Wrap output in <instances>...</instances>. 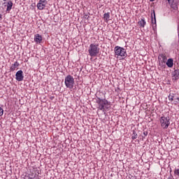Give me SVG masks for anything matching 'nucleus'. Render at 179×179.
Masks as SVG:
<instances>
[{"label": "nucleus", "instance_id": "obj_22", "mask_svg": "<svg viewBox=\"0 0 179 179\" xmlns=\"http://www.w3.org/2000/svg\"><path fill=\"white\" fill-rule=\"evenodd\" d=\"M144 135L146 136V135H148V132H144Z\"/></svg>", "mask_w": 179, "mask_h": 179}, {"label": "nucleus", "instance_id": "obj_1", "mask_svg": "<svg viewBox=\"0 0 179 179\" xmlns=\"http://www.w3.org/2000/svg\"><path fill=\"white\" fill-rule=\"evenodd\" d=\"M88 52L90 57H97L100 52V48H99V44H90L88 49Z\"/></svg>", "mask_w": 179, "mask_h": 179}, {"label": "nucleus", "instance_id": "obj_24", "mask_svg": "<svg viewBox=\"0 0 179 179\" xmlns=\"http://www.w3.org/2000/svg\"><path fill=\"white\" fill-rule=\"evenodd\" d=\"M3 1H4V2L6 1V0H3Z\"/></svg>", "mask_w": 179, "mask_h": 179}, {"label": "nucleus", "instance_id": "obj_23", "mask_svg": "<svg viewBox=\"0 0 179 179\" xmlns=\"http://www.w3.org/2000/svg\"><path fill=\"white\" fill-rule=\"evenodd\" d=\"M153 1H155V0H150V2H153Z\"/></svg>", "mask_w": 179, "mask_h": 179}, {"label": "nucleus", "instance_id": "obj_18", "mask_svg": "<svg viewBox=\"0 0 179 179\" xmlns=\"http://www.w3.org/2000/svg\"><path fill=\"white\" fill-rule=\"evenodd\" d=\"M169 5H170L171 8L174 9V0H168Z\"/></svg>", "mask_w": 179, "mask_h": 179}, {"label": "nucleus", "instance_id": "obj_19", "mask_svg": "<svg viewBox=\"0 0 179 179\" xmlns=\"http://www.w3.org/2000/svg\"><path fill=\"white\" fill-rule=\"evenodd\" d=\"M136 138H138V134H136V131H134L131 136V139H136Z\"/></svg>", "mask_w": 179, "mask_h": 179}, {"label": "nucleus", "instance_id": "obj_8", "mask_svg": "<svg viewBox=\"0 0 179 179\" xmlns=\"http://www.w3.org/2000/svg\"><path fill=\"white\" fill-rule=\"evenodd\" d=\"M153 15H154V17H153ZM151 23H152V30L155 31L156 27L157 25L156 24V14L155 13V10H153V14H151Z\"/></svg>", "mask_w": 179, "mask_h": 179}, {"label": "nucleus", "instance_id": "obj_4", "mask_svg": "<svg viewBox=\"0 0 179 179\" xmlns=\"http://www.w3.org/2000/svg\"><path fill=\"white\" fill-rule=\"evenodd\" d=\"M64 83L68 89H73L75 85V79L71 75L67 76L64 79Z\"/></svg>", "mask_w": 179, "mask_h": 179}, {"label": "nucleus", "instance_id": "obj_12", "mask_svg": "<svg viewBox=\"0 0 179 179\" xmlns=\"http://www.w3.org/2000/svg\"><path fill=\"white\" fill-rule=\"evenodd\" d=\"M162 58V66H164L166 67V65L165 64H166V62H167V57L164 55H160V56Z\"/></svg>", "mask_w": 179, "mask_h": 179}, {"label": "nucleus", "instance_id": "obj_13", "mask_svg": "<svg viewBox=\"0 0 179 179\" xmlns=\"http://www.w3.org/2000/svg\"><path fill=\"white\" fill-rule=\"evenodd\" d=\"M12 6H13V3L11 1H8V2L7 3L6 11H7V12L10 11L11 9H12Z\"/></svg>", "mask_w": 179, "mask_h": 179}, {"label": "nucleus", "instance_id": "obj_20", "mask_svg": "<svg viewBox=\"0 0 179 179\" xmlns=\"http://www.w3.org/2000/svg\"><path fill=\"white\" fill-rule=\"evenodd\" d=\"M174 176H178V177H179V169H174Z\"/></svg>", "mask_w": 179, "mask_h": 179}, {"label": "nucleus", "instance_id": "obj_17", "mask_svg": "<svg viewBox=\"0 0 179 179\" xmlns=\"http://www.w3.org/2000/svg\"><path fill=\"white\" fill-rule=\"evenodd\" d=\"M173 77H174L175 80H177L178 79H179V70L174 71Z\"/></svg>", "mask_w": 179, "mask_h": 179}, {"label": "nucleus", "instance_id": "obj_6", "mask_svg": "<svg viewBox=\"0 0 179 179\" xmlns=\"http://www.w3.org/2000/svg\"><path fill=\"white\" fill-rule=\"evenodd\" d=\"M47 3H48L47 0H39L36 6L39 10H43L45 8Z\"/></svg>", "mask_w": 179, "mask_h": 179}, {"label": "nucleus", "instance_id": "obj_2", "mask_svg": "<svg viewBox=\"0 0 179 179\" xmlns=\"http://www.w3.org/2000/svg\"><path fill=\"white\" fill-rule=\"evenodd\" d=\"M159 122L163 129H167V128H169L170 125V117L169 116H165L164 115H162L159 117Z\"/></svg>", "mask_w": 179, "mask_h": 179}, {"label": "nucleus", "instance_id": "obj_11", "mask_svg": "<svg viewBox=\"0 0 179 179\" xmlns=\"http://www.w3.org/2000/svg\"><path fill=\"white\" fill-rule=\"evenodd\" d=\"M166 64V66H168V68H173V66L174 65V62L172 58H170L167 60Z\"/></svg>", "mask_w": 179, "mask_h": 179}, {"label": "nucleus", "instance_id": "obj_21", "mask_svg": "<svg viewBox=\"0 0 179 179\" xmlns=\"http://www.w3.org/2000/svg\"><path fill=\"white\" fill-rule=\"evenodd\" d=\"M3 115V109L0 107V117H2Z\"/></svg>", "mask_w": 179, "mask_h": 179}, {"label": "nucleus", "instance_id": "obj_14", "mask_svg": "<svg viewBox=\"0 0 179 179\" xmlns=\"http://www.w3.org/2000/svg\"><path fill=\"white\" fill-rule=\"evenodd\" d=\"M138 23L141 27H145V26H146V21H145V18H142Z\"/></svg>", "mask_w": 179, "mask_h": 179}, {"label": "nucleus", "instance_id": "obj_16", "mask_svg": "<svg viewBox=\"0 0 179 179\" xmlns=\"http://www.w3.org/2000/svg\"><path fill=\"white\" fill-rule=\"evenodd\" d=\"M103 19L105 22H108L110 20V13H106L103 15Z\"/></svg>", "mask_w": 179, "mask_h": 179}, {"label": "nucleus", "instance_id": "obj_7", "mask_svg": "<svg viewBox=\"0 0 179 179\" xmlns=\"http://www.w3.org/2000/svg\"><path fill=\"white\" fill-rule=\"evenodd\" d=\"M169 100H170V101H173V104L175 105L178 104L179 103V97L175 94H170L169 96Z\"/></svg>", "mask_w": 179, "mask_h": 179}, {"label": "nucleus", "instance_id": "obj_3", "mask_svg": "<svg viewBox=\"0 0 179 179\" xmlns=\"http://www.w3.org/2000/svg\"><path fill=\"white\" fill-rule=\"evenodd\" d=\"M115 56L118 58V57H121L122 58L127 57V50L121 48L120 46H116L114 48Z\"/></svg>", "mask_w": 179, "mask_h": 179}, {"label": "nucleus", "instance_id": "obj_10", "mask_svg": "<svg viewBox=\"0 0 179 179\" xmlns=\"http://www.w3.org/2000/svg\"><path fill=\"white\" fill-rule=\"evenodd\" d=\"M34 41L36 44H40L43 41V36L41 35L37 34L34 35Z\"/></svg>", "mask_w": 179, "mask_h": 179}, {"label": "nucleus", "instance_id": "obj_5", "mask_svg": "<svg viewBox=\"0 0 179 179\" xmlns=\"http://www.w3.org/2000/svg\"><path fill=\"white\" fill-rule=\"evenodd\" d=\"M96 103H98V110H101V111L104 110V106H107L108 104V101L106 99H101L100 98L98 99V101H96Z\"/></svg>", "mask_w": 179, "mask_h": 179}, {"label": "nucleus", "instance_id": "obj_25", "mask_svg": "<svg viewBox=\"0 0 179 179\" xmlns=\"http://www.w3.org/2000/svg\"><path fill=\"white\" fill-rule=\"evenodd\" d=\"M0 19H1V15H0Z\"/></svg>", "mask_w": 179, "mask_h": 179}, {"label": "nucleus", "instance_id": "obj_9", "mask_svg": "<svg viewBox=\"0 0 179 179\" xmlns=\"http://www.w3.org/2000/svg\"><path fill=\"white\" fill-rule=\"evenodd\" d=\"M24 78V76H23V71H18L15 74L16 80H17L18 82H22V80H23Z\"/></svg>", "mask_w": 179, "mask_h": 179}, {"label": "nucleus", "instance_id": "obj_15", "mask_svg": "<svg viewBox=\"0 0 179 179\" xmlns=\"http://www.w3.org/2000/svg\"><path fill=\"white\" fill-rule=\"evenodd\" d=\"M17 66H19V62H15L13 64L11 65L10 71H15Z\"/></svg>", "mask_w": 179, "mask_h": 179}]
</instances>
